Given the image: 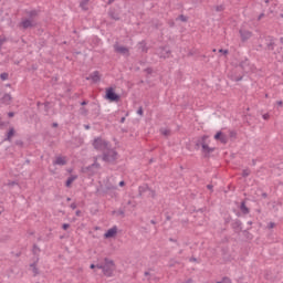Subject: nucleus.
Wrapping results in <instances>:
<instances>
[{"instance_id": "35", "label": "nucleus", "mask_w": 283, "mask_h": 283, "mask_svg": "<svg viewBox=\"0 0 283 283\" xmlns=\"http://www.w3.org/2000/svg\"><path fill=\"white\" fill-rule=\"evenodd\" d=\"M179 19H180V21H187V17H185V15H180Z\"/></svg>"}, {"instance_id": "45", "label": "nucleus", "mask_w": 283, "mask_h": 283, "mask_svg": "<svg viewBox=\"0 0 283 283\" xmlns=\"http://www.w3.org/2000/svg\"><path fill=\"white\" fill-rule=\"evenodd\" d=\"M213 187L211 185H208V189H212Z\"/></svg>"}, {"instance_id": "3", "label": "nucleus", "mask_w": 283, "mask_h": 283, "mask_svg": "<svg viewBox=\"0 0 283 283\" xmlns=\"http://www.w3.org/2000/svg\"><path fill=\"white\" fill-rule=\"evenodd\" d=\"M116 158H118V153H116V150L114 149H106L104 155H103V160L105 163H114V160H116Z\"/></svg>"}, {"instance_id": "1", "label": "nucleus", "mask_w": 283, "mask_h": 283, "mask_svg": "<svg viewBox=\"0 0 283 283\" xmlns=\"http://www.w3.org/2000/svg\"><path fill=\"white\" fill-rule=\"evenodd\" d=\"M94 149H97V151H106V149L109 148V143H107L105 139L97 137L93 142Z\"/></svg>"}, {"instance_id": "28", "label": "nucleus", "mask_w": 283, "mask_h": 283, "mask_svg": "<svg viewBox=\"0 0 283 283\" xmlns=\"http://www.w3.org/2000/svg\"><path fill=\"white\" fill-rule=\"evenodd\" d=\"M269 118H270V115H269V113H266V114H263V120H269Z\"/></svg>"}, {"instance_id": "42", "label": "nucleus", "mask_w": 283, "mask_h": 283, "mask_svg": "<svg viewBox=\"0 0 283 283\" xmlns=\"http://www.w3.org/2000/svg\"><path fill=\"white\" fill-rule=\"evenodd\" d=\"M91 269H96V265L95 264H91Z\"/></svg>"}, {"instance_id": "26", "label": "nucleus", "mask_w": 283, "mask_h": 283, "mask_svg": "<svg viewBox=\"0 0 283 283\" xmlns=\"http://www.w3.org/2000/svg\"><path fill=\"white\" fill-rule=\"evenodd\" d=\"M216 10H217V12H222V10H224V7L219 6V7L216 8Z\"/></svg>"}, {"instance_id": "49", "label": "nucleus", "mask_w": 283, "mask_h": 283, "mask_svg": "<svg viewBox=\"0 0 283 283\" xmlns=\"http://www.w3.org/2000/svg\"><path fill=\"white\" fill-rule=\"evenodd\" d=\"M259 19H262V15H259Z\"/></svg>"}, {"instance_id": "32", "label": "nucleus", "mask_w": 283, "mask_h": 283, "mask_svg": "<svg viewBox=\"0 0 283 283\" xmlns=\"http://www.w3.org/2000/svg\"><path fill=\"white\" fill-rule=\"evenodd\" d=\"M137 114H138L139 116H143V107H139V108H138Z\"/></svg>"}, {"instance_id": "27", "label": "nucleus", "mask_w": 283, "mask_h": 283, "mask_svg": "<svg viewBox=\"0 0 283 283\" xmlns=\"http://www.w3.org/2000/svg\"><path fill=\"white\" fill-rule=\"evenodd\" d=\"M62 228L64 229V231H67V229H70V224H69V223H64V224L62 226Z\"/></svg>"}, {"instance_id": "23", "label": "nucleus", "mask_w": 283, "mask_h": 283, "mask_svg": "<svg viewBox=\"0 0 283 283\" xmlns=\"http://www.w3.org/2000/svg\"><path fill=\"white\" fill-rule=\"evenodd\" d=\"M1 81H8V73L0 74Z\"/></svg>"}, {"instance_id": "4", "label": "nucleus", "mask_w": 283, "mask_h": 283, "mask_svg": "<svg viewBox=\"0 0 283 283\" xmlns=\"http://www.w3.org/2000/svg\"><path fill=\"white\" fill-rule=\"evenodd\" d=\"M105 98L111 103H118V101H120V95L116 94V92H114V88L108 87L106 88Z\"/></svg>"}, {"instance_id": "16", "label": "nucleus", "mask_w": 283, "mask_h": 283, "mask_svg": "<svg viewBox=\"0 0 283 283\" xmlns=\"http://www.w3.org/2000/svg\"><path fill=\"white\" fill-rule=\"evenodd\" d=\"M90 6V0H82L80 3V7L82 8V10H88Z\"/></svg>"}, {"instance_id": "13", "label": "nucleus", "mask_w": 283, "mask_h": 283, "mask_svg": "<svg viewBox=\"0 0 283 283\" xmlns=\"http://www.w3.org/2000/svg\"><path fill=\"white\" fill-rule=\"evenodd\" d=\"M201 147H202V151H203L205 154H211V153H213V151L216 150V148H211V147H209V145H207V144H202Z\"/></svg>"}, {"instance_id": "51", "label": "nucleus", "mask_w": 283, "mask_h": 283, "mask_svg": "<svg viewBox=\"0 0 283 283\" xmlns=\"http://www.w3.org/2000/svg\"><path fill=\"white\" fill-rule=\"evenodd\" d=\"M217 283H222V281H219V282H217Z\"/></svg>"}, {"instance_id": "34", "label": "nucleus", "mask_w": 283, "mask_h": 283, "mask_svg": "<svg viewBox=\"0 0 283 283\" xmlns=\"http://www.w3.org/2000/svg\"><path fill=\"white\" fill-rule=\"evenodd\" d=\"M219 52H221L222 54H229V51L228 50H219Z\"/></svg>"}, {"instance_id": "7", "label": "nucleus", "mask_w": 283, "mask_h": 283, "mask_svg": "<svg viewBox=\"0 0 283 283\" xmlns=\"http://www.w3.org/2000/svg\"><path fill=\"white\" fill-rule=\"evenodd\" d=\"M118 233V228L115 226L111 229H108L105 233H104V238L109 239V238H116V234Z\"/></svg>"}, {"instance_id": "33", "label": "nucleus", "mask_w": 283, "mask_h": 283, "mask_svg": "<svg viewBox=\"0 0 283 283\" xmlns=\"http://www.w3.org/2000/svg\"><path fill=\"white\" fill-rule=\"evenodd\" d=\"M30 17H36V11H30Z\"/></svg>"}, {"instance_id": "5", "label": "nucleus", "mask_w": 283, "mask_h": 283, "mask_svg": "<svg viewBox=\"0 0 283 283\" xmlns=\"http://www.w3.org/2000/svg\"><path fill=\"white\" fill-rule=\"evenodd\" d=\"M29 269H30L31 273L34 275V277H36V275H39V273H41L39 271V256H35L33 262L30 263Z\"/></svg>"}, {"instance_id": "43", "label": "nucleus", "mask_w": 283, "mask_h": 283, "mask_svg": "<svg viewBox=\"0 0 283 283\" xmlns=\"http://www.w3.org/2000/svg\"><path fill=\"white\" fill-rule=\"evenodd\" d=\"M112 3H114V0H108V4H112Z\"/></svg>"}, {"instance_id": "44", "label": "nucleus", "mask_w": 283, "mask_h": 283, "mask_svg": "<svg viewBox=\"0 0 283 283\" xmlns=\"http://www.w3.org/2000/svg\"><path fill=\"white\" fill-rule=\"evenodd\" d=\"M276 105H282V101L276 102Z\"/></svg>"}, {"instance_id": "19", "label": "nucleus", "mask_w": 283, "mask_h": 283, "mask_svg": "<svg viewBox=\"0 0 283 283\" xmlns=\"http://www.w3.org/2000/svg\"><path fill=\"white\" fill-rule=\"evenodd\" d=\"M76 178H78V177L77 176L69 177V179L66 180V187H71L72 182H74V180H76Z\"/></svg>"}, {"instance_id": "36", "label": "nucleus", "mask_w": 283, "mask_h": 283, "mask_svg": "<svg viewBox=\"0 0 283 283\" xmlns=\"http://www.w3.org/2000/svg\"><path fill=\"white\" fill-rule=\"evenodd\" d=\"M8 116H9V118H12V117L14 116V113H13V112H10V113L8 114Z\"/></svg>"}, {"instance_id": "29", "label": "nucleus", "mask_w": 283, "mask_h": 283, "mask_svg": "<svg viewBox=\"0 0 283 283\" xmlns=\"http://www.w3.org/2000/svg\"><path fill=\"white\" fill-rule=\"evenodd\" d=\"M161 134H164V136H169V130L163 129V130H161Z\"/></svg>"}, {"instance_id": "41", "label": "nucleus", "mask_w": 283, "mask_h": 283, "mask_svg": "<svg viewBox=\"0 0 283 283\" xmlns=\"http://www.w3.org/2000/svg\"><path fill=\"white\" fill-rule=\"evenodd\" d=\"M76 216H81V210H77V211H76Z\"/></svg>"}, {"instance_id": "22", "label": "nucleus", "mask_w": 283, "mask_h": 283, "mask_svg": "<svg viewBox=\"0 0 283 283\" xmlns=\"http://www.w3.org/2000/svg\"><path fill=\"white\" fill-rule=\"evenodd\" d=\"M115 269H116V265L114 264V261H113V266H107V270L111 271V276L113 275Z\"/></svg>"}, {"instance_id": "24", "label": "nucleus", "mask_w": 283, "mask_h": 283, "mask_svg": "<svg viewBox=\"0 0 283 283\" xmlns=\"http://www.w3.org/2000/svg\"><path fill=\"white\" fill-rule=\"evenodd\" d=\"M148 196H150V198H156V191L149 189L148 190Z\"/></svg>"}, {"instance_id": "12", "label": "nucleus", "mask_w": 283, "mask_h": 283, "mask_svg": "<svg viewBox=\"0 0 283 283\" xmlns=\"http://www.w3.org/2000/svg\"><path fill=\"white\" fill-rule=\"evenodd\" d=\"M240 34H241V39L242 41H247L249 39H251V32L250 31H240Z\"/></svg>"}, {"instance_id": "31", "label": "nucleus", "mask_w": 283, "mask_h": 283, "mask_svg": "<svg viewBox=\"0 0 283 283\" xmlns=\"http://www.w3.org/2000/svg\"><path fill=\"white\" fill-rule=\"evenodd\" d=\"M4 42H6V38L0 36V48H1V45H3Z\"/></svg>"}, {"instance_id": "37", "label": "nucleus", "mask_w": 283, "mask_h": 283, "mask_svg": "<svg viewBox=\"0 0 283 283\" xmlns=\"http://www.w3.org/2000/svg\"><path fill=\"white\" fill-rule=\"evenodd\" d=\"M273 227H275V223L270 222L269 228H270V229H273Z\"/></svg>"}, {"instance_id": "2", "label": "nucleus", "mask_w": 283, "mask_h": 283, "mask_svg": "<svg viewBox=\"0 0 283 283\" xmlns=\"http://www.w3.org/2000/svg\"><path fill=\"white\" fill-rule=\"evenodd\" d=\"M105 264H97L95 265L96 269H101L104 273V275H106V277H112V271L107 269V266H114V261L109 260V259H105Z\"/></svg>"}, {"instance_id": "17", "label": "nucleus", "mask_w": 283, "mask_h": 283, "mask_svg": "<svg viewBox=\"0 0 283 283\" xmlns=\"http://www.w3.org/2000/svg\"><path fill=\"white\" fill-rule=\"evenodd\" d=\"M240 211L241 213H243L244 216H247L249 213V209L247 208V205L243 202H241V206H240Z\"/></svg>"}, {"instance_id": "25", "label": "nucleus", "mask_w": 283, "mask_h": 283, "mask_svg": "<svg viewBox=\"0 0 283 283\" xmlns=\"http://www.w3.org/2000/svg\"><path fill=\"white\" fill-rule=\"evenodd\" d=\"M222 283H231V279H229V277H223V279H222Z\"/></svg>"}, {"instance_id": "6", "label": "nucleus", "mask_w": 283, "mask_h": 283, "mask_svg": "<svg viewBox=\"0 0 283 283\" xmlns=\"http://www.w3.org/2000/svg\"><path fill=\"white\" fill-rule=\"evenodd\" d=\"M214 140H220V143H222V145H227V143H229V137L224 133L218 132L214 135Z\"/></svg>"}, {"instance_id": "48", "label": "nucleus", "mask_w": 283, "mask_h": 283, "mask_svg": "<svg viewBox=\"0 0 283 283\" xmlns=\"http://www.w3.org/2000/svg\"><path fill=\"white\" fill-rule=\"evenodd\" d=\"M122 123H125V117H124V118H122Z\"/></svg>"}, {"instance_id": "40", "label": "nucleus", "mask_w": 283, "mask_h": 283, "mask_svg": "<svg viewBox=\"0 0 283 283\" xmlns=\"http://www.w3.org/2000/svg\"><path fill=\"white\" fill-rule=\"evenodd\" d=\"M92 167H96V169H98V164H93Z\"/></svg>"}, {"instance_id": "20", "label": "nucleus", "mask_w": 283, "mask_h": 283, "mask_svg": "<svg viewBox=\"0 0 283 283\" xmlns=\"http://www.w3.org/2000/svg\"><path fill=\"white\" fill-rule=\"evenodd\" d=\"M12 136H14V128H11V129L8 132L7 140H10V138H12Z\"/></svg>"}, {"instance_id": "9", "label": "nucleus", "mask_w": 283, "mask_h": 283, "mask_svg": "<svg viewBox=\"0 0 283 283\" xmlns=\"http://www.w3.org/2000/svg\"><path fill=\"white\" fill-rule=\"evenodd\" d=\"M115 51L118 52V54H123L124 56H129V49L120 45H115Z\"/></svg>"}, {"instance_id": "10", "label": "nucleus", "mask_w": 283, "mask_h": 283, "mask_svg": "<svg viewBox=\"0 0 283 283\" xmlns=\"http://www.w3.org/2000/svg\"><path fill=\"white\" fill-rule=\"evenodd\" d=\"M87 81H92L93 83H98L101 81V74L98 71L93 72L90 77H86Z\"/></svg>"}, {"instance_id": "21", "label": "nucleus", "mask_w": 283, "mask_h": 283, "mask_svg": "<svg viewBox=\"0 0 283 283\" xmlns=\"http://www.w3.org/2000/svg\"><path fill=\"white\" fill-rule=\"evenodd\" d=\"M250 175H251V170H249V169H244L242 172L243 178H247V176H250Z\"/></svg>"}, {"instance_id": "38", "label": "nucleus", "mask_w": 283, "mask_h": 283, "mask_svg": "<svg viewBox=\"0 0 283 283\" xmlns=\"http://www.w3.org/2000/svg\"><path fill=\"white\" fill-rule=\"evenodd\" d=\"M71 209H76V203H71Z\"/></svg>"}, {"instance_id": "39", "label": "nucleus", "mask_w": 283, "mask_h": 283, "mask_svg": "<svg viewBox=\"0 0 283 283\" xmlns=\"http://www.w3.org/2000/svg\"><path fill=\"white\" fill-rule=\"evenodd\" d=\"M119 187H125V181H120Z\"/></svg>"}, {"instance_id": "30", "label": "nucleus", "mask_w": 283, "mask_h": 283, "mask_svg": "<svg viewBox=\"0 0 283 283\" xmlns=\"http://www.w3.org/2000/svg\"><path fill=\"white\" fill-rule=\"evenodd\" d=\"M109 17H112V19L118 20V15H114L112 12H109Z\"/></svg>"}, {"instance_id": "15", "label": "nucleus", "mask_w": 283, "mask_h": 283, "mask_svg": "<svg viewBox=\"0 0 283 283\" xmlns=\"http://www.w3.org/2000/svg\"><path fill=\"white\" fill-rule=\"evenodd\" d=\"M21 24H22V28L24 29L32 28V20L25 19L21 22Z\"/></svg>"}, {"instance_id": "18", "label": "nucleus", "mask_w": 283, "mask_h": 283, "mask_svg": "<svg viewBox=\"0 0 283 283\" xmlns=\"http://www.w3.org/2000/svg\"><path fill=\"white\" fill-rule=\"evenodd\" d=\"M145 191L149 192V186L148 185H144L139 187V196H143V193H145Z\"/></svg>"}, {"instance_id": "8", "label": "nucleus", "mask_w": 283, "mask_h": 283, "mask_svg": "<svg viewBox=\"0 0 283 283\" xmlns=\"http://www.w3.org/2000/svg\"><path fill=\"white\" fill-rule=\"evenodd\" d=\"M53 165H59L60 167H63L64 165H67V158L63 156H57L53 161Z\"/></svg>"}, {"instance_id": "46", "label": "nucleus", "mask_w": 283, "mask_h": 283, "mask_svg": "<svg viewBox=\"0 0 283 283\" xmlns=\"http://www.w3.org/2000/svg\"><path fill=\"white\" fill-rule=\"evenodd\" d=\"M82 105H87V102H82Z\"/></svg>"}, {"instance_id": "47", "label": "nucleus", "mask_w": 283, "mask_h": 283, "mask_svg": "<svg viewBox=\"0 0 283 283\" xmlns=\"http://www.w3.org/2000/svg\"><path fill=\"white\" fill-rule=\"evenodd\" d=\"M85 129H90V126H88V125H86V126H85Z\"/></svg>"}, {"instance_id": "50", "label": "nucleus", "mask_w": 283, "mask_h": 283, "mask_svg": "<svg viewBox=\"0 0 283 283\" xmlns=\"http://www.w3.org/2000/svg\"><path fill=\"white\" fill-rule=\"evenodd\" d=\"M186 283H191V281H187Z\"/></svg>"}, {"instance_id": "14", "label": "nucleus", "mask_w": 283, "mask_h": 283, "mask_svg": "<svg viewBox=\"0 0 283 283\" xmlns=\"http://www.w3.org/2000/svg\"><path fill=\"white\" fill-rule=\"evenodd\" d=\"M158 55H159L161 59H167V56H169V50H168V49H161V50L158 52Z\"/></svg>"}, {"instance_id": "11", "label": "nucleus", "mask_w": 283, "mask_h": 283, "mask_svg": "<svg viewBox=\"0 0 283 283\" xmlns=\"http://www.w3.org/2000/svg\"><path fill=\"white\" fill-rule=\"evenodd\" d=\"M0 103L2 105H10V103H12V95L10 94H4L1 99H0Z\"/></svg>"}]
</instances>
